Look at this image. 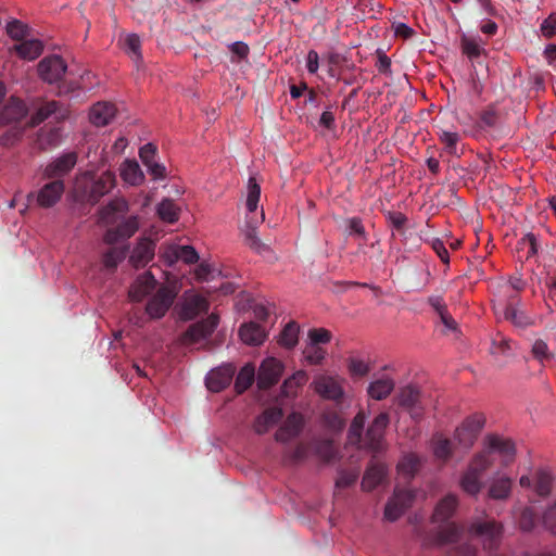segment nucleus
<instances>
[{
	"label": "nucleus",
	"instance_id": "obj_1",
	"mask_svg": "<svg viewBox=\"0 0 556 556\" xmlns=\"http://www.w3.org/2000/svg\"><path fill=\"white\" fill-rule=\"evenodd\" d=\"M514 455L515 447L510 441L490 437L465 472L462 479L463 489L469 494H477L481 489V472L486 469L497 472L498 469L513 462Z\"/></svg>",
	"mask_w": 556,
	"mask_h": 556
},
{
	"label": "nucleus",
	"instance_id": "obj_2",
	"mask_svg": "<svg viewBox=\"0 0 556 556\" xmlns=\"http://www.w3.org/2000/svg\"><path fill=\"white\" fill-rule=\"evenodd\" d=\"M114 185L115 176L112 172H103L98 177L86 172L76 177L72 197L75 201L93 203L100 197L109 192Z\"/></svg>",
	"mask_w": 556,
	"mask_h": 556
},
{
	"label": "nucleus",
	"instance_id": "obj_3",
	"mask_svg": "<svg viewBox=\"0 0 556 556\" xmlns=\"http://www.w3.org/2000/svg\"><path fill=\"white\" fill-rule=\"evenodd\" d=\"M177 292V287L167 279L166 286L161 287L149 300L146 307L148 316L152 319L162 318L172 306Z\"/></svg>",
	"mask_w": 556,
	"mask_h": 556
},
{
	"label": "nucleus",
	"instance_id": "obj_4",
	"mask_svg": "<svg viewBox=\"0 0 556 556\" xmlns=\"http://www.w3.org/2000/svg\"><path fill=\"white\" fill-rule=\"evenodd\" d=\"M160 257L168 265L182 262L187 265L199 261V254L191 245H181L178 243H165L160 249Z\"/></svg>",
	"mask_w": 556,
	"mask_h": 556
},
{
	"label": "nucleus",
	"instance_id": "obj_5",
	"mask_svg": "<svg viewBox=\"0 0 556 556\" xmlns=\"http://www.w3.org/2000/svg\"><path fill=\"white\" fill-rule=\"evenodd\" d=\"M285 370L281 361L275 357L264 359L258 369L257 382L261 388H267L276 383Z\"/></svg>",
	"mask_w": 556,
	"mask_h": 556
},
{
	"label": "nucleus",
	"instance_id": "obj_6",
	"mask_svg": "<svg viewBox=\"0 0 556 556\" xmlns=\"http://www.w3.org/2000/svg\"><path fill=\"white\" fill-rule=\"evenodd\" d=\"M208 304L205 298L190 291L182 299L179 307V316L182 319H192L207 311Z\"/></svg>",
	"mask_w": 556,
	"mask_h": 556
},
{
	"label": "nucleus",
	"instance_id": "obj_7",
	"mask_svg": "<svg viewBox=\"0 0 556 556\" xmlns=\"http://www.w3.org/2000/svg\"><path fill=\"white\" fill-rule=\"evenodd\" d=\"M312 387L317 394L329 400L341 399L344 394L340 381L329 376H317Z\"/></svg>",
	"mask_w": 556,
	"mask_h": 556
},
{
	"label": "nucleus",
	"instance_id": "obj_8",
	"mask_svg": "<svg viewBox=\"0 0 556 556\" xmlns=\"http://www.w3.org/2000/svg\"><path fill=\"white\" fill-rule=\"evenodd\" d=\"M414 494L410 491L397 490L388 502L384 516L389 520L397 519L402 513L412 504Z\"/></svg>",
	"mask_w": 556,
	"mask_h": 556
},
{
	"label": "nucleus",
	"instance_id": "obj_9",
	"mask_svg": "<svg viewBox=\"0 0 556 556\" xmlns=\"http://www.w3.org/2000/svg\"><path fill=\"white\" fill-rule=\"evenodd\" d=\"M65 71L66 65L59 56L46 58L38 65L40 77L48 83L59 80L64 75Z\"/></svg>",
	"mask_w": 556,
	"mask_h": 556
},
{
	"label": "nucleus",
	"instance_id": "obj_10",
	"mask_svg": "<svg viewBox=\"0 0 556 556\" xmlns=\"http://www.w3.org/2000/svg\"><path fill=\"white\" fill-rule=\"evenodd\" d=\"M217 324V316L211 314L204 321L190 327V329L186 332L184 337V342L188 344H193L202 341L214 331Z\"/></svg>",
	"mask_w": 556,
	"mask_h": 556
},
{
	"label": "nucleus",
	"instance_id": "obj_11",
	"mask_svg": "<svg viewBox=\"0 0 556 556\" xmlns=\"http://www.w3.org/2000/svg\"><path fill=\"white\" fill-rule=\"evenodd\" d=\"M43 51V45L39 39L29 37L21 42H15L11 49V53H15L20 59L33 61L37 59Z\"/></svg>",
	"mask_w": 556,
	"mask_h": 556
},
{
	"label": "nucleus",
	"instance_id": "obj_12",
	"mask_svg": "<svg viewBox=\"0 0 556 556\" xmlns=\"http://www.w3.org/2000/svg\"><path fill=\"white\" fill-rule=\"evenodd\" d=\"M116 114L114 104L109 102H98L89 110V122L97 127L108 125Z\"/></svg>",
	"mask_w": 556,
	"mask_h": 556
},
{
	"label": "nucleus",
	"instance_id": "obj_13",
	"mask_svg": "<svg viewBox=\"0 0 556 556\" xmlns=\"http://www.w3.org/2000/svg\"><path fill=\"white\" fill-rule=\"evenodd\" d=\"M394 386V380L390 376H378L369 382L367 387V394L370 399L380 401L391 394Z\"/></svg>",
	"mask_w": 556,
	"mask_h": 556
},
{
	"label": "nucleus",
	"instance_id": "obj_14",
	"mask_svg": "<svg viewBox=\"0 0 556 556\" xmlns=\"http://www.w3.org/2000/svg\"><path fill=\"white\" fill-rule=\"evenodd\" d=\"M64 192L62 181H51L45 185L37 194V203L41 207H50L54 205Z\"/></svg>",
	"mask_w": 556,
	"mask_h": 556
},
{
	"label": "nucleus",
	"instance_id": "obj_15",
	"mask_svg": "<svg viewBox=\"0 0 556 556\" xmlns=\"http://www.w3.org/2000/svg\"><path fill=\"white\" fill-rule=\"evenodd\" d=\"M27 113V106L17 98H10L0 114V123H20Z\"/></svg>",
	"mask_w": 556,
	"mask_h": 556
},
{
	"label": "nucleus",
	"instance_id": "obj_16",
	"mask_svg": "<svg viewBox=\"0 0 556 556\" xmlns=\"http://www.w3.org/2000/svg\"><path fill=\"white\" fill-rule=\"evenodd\" d=\"M233 376V368L231 366H223L216 368L206 377V386L213 392H219L224 388H226Z\"/></svg>",
	"mask_w": 556,
	"mask_h": 556
},
{
	"label": "nucleus",
	"instance_id": "obj_17",
	"mask_svg": "<svg viewBox=\"0 0 556 556\" xmlns=\"http://www.w3.org/2000/svg\"><path fill=\"white\" fill-rule=\"evenodd\" d=\"M155 279L150 273L139 275L129 289V298L132 301H141L155 288Z\"/></svg>",
	"mask_w": 556,
	"mask_h": 556
},
{
	"label": "nucleus",
	"instance_id": "obj_18",
	"mask_svg": "<svg viewBox=\"0 0 556 556\" xmlns=\"http://www.w3.org/2000/svg\"><path fill=\"white\" fill-rule=\"evenodd\" d=\"M123 181L129 186H140L144 181V174L134 160H125L119 166Z\"/></svg>",
	"mask_w": 556,
	"mask_h": 556
},
{
	"label": "nucleus",
	"instance_id": "obj_19",
	"mask_svg": "<svg viewBox=\"0 0 556 556\" xmlns=\"http://www.w3.org/2000/svg\"><path fill=\"white\" fill-rule=\"evenodd\" d=\"M240 339L249 345L262 344L266 339L265 330L254 323H248L241 326L239 330Z\"/></svg>",
	"mask_w": 556,
	"mask_h": 556
},
{
	"label": "nucleus",
	"instance_id": "obj_20",
	"mask_svg": "<svg viewBox=\"0 0 556 556\" xmlns=\"http://www.w3.org/2000/svg\"><path fill=\"white\" fill-rule=\"evenodd\" d=\"M154 256V244L148 239H142L134 249L130 260L136 266L148 264Z\"/></svg>",
	"mask_w": 556,
	"mask_h": 556
},
{
	"label": "nucleus",
	"instance_id": "obj_21",
	"mask_svg": "<svg viewBox=\"0 0 556 556\" xmlns=\"http://www.w3.org/2000/svg\"><path fill=\"white\" fill-rule=\"evenodd\" d=\"M303 418L301 415L292 413L288 416L283 426L277 433V440L288 441L292 437L296 435L302 427Z\"/></svg>",
	"mask_w": 556,
	"mask_h": 556
},
{
	"label": "nucleus",
	"instance_id": "obj_22",
	"mask_svg": "<svg viewBox=\"0 0 556 556\" xmlns=\"http://www.w3.org/2000/svg\"><path fill=\"white\" fill-rule=\"evenodd\" d=\"M139 223L137 217H129L118 224L116 233L109 231L106 239L108 241L113 242L118 239L129 238L137 231Z\"/></svg>",
	"mask_w": 556,
	"mask_h": 556
},
{
	"label": "nucleus",
	"instance_id": "obj_23",
	"mask_svg": "<svg viewBox=\"0 0 556 556\" xmlns=\"http://www.w3.org/2000/svg\"><path fill=\"white\" fill-rule=\"evenodd\" d=\"M481 428V421L478 418L468 419L460 428L456 430L458 442L465 446L472 443L475 433Z\"/></svg>",
	"mask_w": 556,
	"mask_h": 556
},
{
	"label": "nucleus",
	"instance_id": "obj_24",
	"mask_svg": "<svg viewBox=\"0 0 556 556\" xmlns=\"http://www.w3.org/2000/svg\"><path fill=\"white\" fill-rule=\"evenodd\" d=\"M299 334L300 327L294 321H289L281 330L278 343L285 349H292L298 344Z\"/></svg>",
	"mask_w": 556,
	"mask_h": 556
},
{
	"label": "nucleus",
	"instance_id": "obj_25",
	"mask_svg": "<svg viewBox=\"0 0 556 556\" xmlns=\"http://www.w3.org/2000/svg\"><path fill=\"white\" fill-rule=\"evenodd\" d=\"M348 369L353 377H363L370 370V362L368 358L353 355L348 358Z\"/></svg>",
	"mask_w": 556,
	"mask_h": 556
},
{
	"label": "nucleus",
	"instance_id": "obj_26",
	"mask_svg": "<svg viewBox=\"0 0 556 556\" xmlns=\"http://www.w3.org/2000/svg\"><path fill=\"white\" fill-rule=\"evenodd\" d=\"M388 422H389V418H388V415L387 414H379L372 421V424L370 425L368 431H367V439H368V444H374L376 441H378L384 429L387 428L388 426Z\"/></svg>",
	"mask_w": 556,
	"mask_h": 556
},
{
	"label": "nucleus",
	"instance_id": "obj_27",
	"mask_svg": "<svg viewBox=\"0 0 556 556\" xmlns=\"http://www.w3.org/2000/svg\"><path fill=\"white\" fill-rule=\"evenodd\" d=\"M119 43L122 45L123 49L126 53L129 54V56L134 61H139L140 59V40L137 35L135 34H125L119 37Z\"/></svg>",
	"mask_w": 556,
	"mask_h": 556
},
{
	"label": "nucleus",
	"instance_id": "obj_28",
	"mask_svg": "<svg viewBox=\"0 0 556 556\" xmlns=\"http://www.w3.org/2000/svg\"><path fill=\"white\" fill-rule=\"evenodd\" d=\"M511 482L505 476L494 478L490 485V495L493 498H504L510 492Z\"/></svg>",
	"mask_w": 556,
	"mask_h": 556
},
{
	"label": "nucleus",
	"instance_id": "obj_29",
	"mask_svg": "<svg viewBox=\"0 0 556 556\" xmlns=\"http://www.w3.org/2000/svg\"><path fill=\"white\" fill-rule=\"evenodd\" d=\"M307 381V374L304 370L295 371L283 382V393L287 396H292L296 393L298 389L305 384Z\"/></svg>",
	"mask_w": 556,
	"mask_h": 556
},
{
	"label": "nucleus",
	"instance_id": "obj_30",
	"mask_svg": "<svg viewBox=\"0 0 556 556\" xmlns=\"http://www.w3.org/2000/svg\"><path fill=\"white\" fill-rule=\"evenodd\" d=\"M384 477V468L381 466L370 467L362 481V486L364 490L370 491L376 485H378Z\"/></svg>",
	"mask_w": 556,
	"mask_h": 556
},
{
	"label": "nucleus",
	"instance_id": "obj_31",
	"mask_svg": "<svg viewBox=\"0 0 556 556\" xmlns=\"http://www.w3.org/2000/svg\"><path fill=\"white\" fill-rule=\"evenodd\" d=\"M157 215L166 223H175L179 217V208L173 201L164 200L157 206Z\"/></svg>",
	"mask_w": 556,
	"mask_h": 556
},
{
	"label": "nucleus",
	"instance_id": "obj_32",
	"mask_svg": "<svg viewBox=\"0 0 556 556\" xmlns=\"http://www.w3.org/2000/svg\"><path fill=\"white\" fill-rule=\"evenodd\" d=\"M303 356L307 363L317 365L324 361L326 351L321 345H317L307 341L303 350Z\"/></svg>",
	"mask_w": 556,
	"mask_h": 556
},
{
	"label": "nucleus",
	"instance_id": "obj_33",
	"mask_svg": "<svg viewBox=\"0 0 556 556\" xmlns=\"http://www.w3.org/2000/svg\"><path fill=\"white\" fill-rule=\"evenodd\" d=\"M281 415L282 413L280 408H273L265 412L256 421V431L265 432L270 426L280 419Z\"/></svg>",
	"mask_w": 556,
	"mask_h": 556
},
{
	"label": "nucleus",
	"instance_id": "obj_34",
	"mask_svg": "<svg viewBox=\"0 0 556 556\" xmlns=\"http://www.w3.org/2000/svg\"><path fill=\"white\" fill-rule=\"evenodd\" d=\"M126 211L127 203L124 200H117L101 213V218L108 224L115 223L118 220L119 214Z\"/></svg>",
	"mask_w": 556,
	"mask_h": 556
},
{
	"label": "nucleus",
	"instance_id": "obj_35",
	"mask_svg": "<svg viewBox=\"0 0 556 556\" xmlns=\"http://www.w3.org/2000/svg\"><path fill=\"white\" fill-rule=\"evenodd\" d=\"M255 376V369L254 366L247 364L242 369L240 370L237 380H236V388L239 392H242L247 390L251 383L254 380Z\"/></svg>",
	"mask_w": 556,
	"mask_h": 556
},
{
	"label": "nucleus",
	"instance_id": "obj_36",
	"mask_svg": "<svg viewBox=\"0 0 556 556\" xmlns=\"http://www.w3.org/2000/svg\"><path fill=\"white\" fill-rule=\"evenodd\" d=\"M261 195V188L255 179H250L248 184V193L245 200L247 210L252 213L257 208Z\"/></svg>",
	"mask_w": 556,
	"mask_h": 556
},
{
	"label": "nucleus",
	"instance_id": "obj_37",
	"mask_svg": "<svg viewBox=\"0 0 556 556\" xmlns=\"http://www.w3.org/2000/svg\"><path fill=\"white\" fill-rule=\"evenodd\" d=\"M7 33L10 38L15 40V42H21L22 40L29 38L27 27L18 21L8 23Z\"/></svg>",
	"mask_w": 556,
	"mask_h": 556
},
{
	"label": "nucleus",
	"instance_id": "obj_38",
	"mask_svg": "<svg viewBox=\"0 0 556 556\" xmlns=\"http://www.w3.org/2000/svg\"><path fill=\"white\" fill-rule=\"evenodd\" d=\"M456 497L453 495L445 496L435 508V517L439 520L445 519L456 507Z\"/></svg>",
	"mask_w": 556,
	"mask_h": 556
},
{
	"label": "nucleus",
	"instance_id": "obj_39",
	"mask_svg": "<svg viewBox=\"0 0 556 556\" xmlns=\"http://www.w3.org/2000/svg\"><path fill=\"white\" fill-rule=\"evenodd\" d=\"M219 274L214 264L203 260L194 269V276L199 280H208Z\"/></svg>",
	"mask_w": 556,
	"mask_h": 556
},
{
	"label": "nucleus",
	"instance_id": "obj_40",
	"mask_svg": "<svg viewBox=\"0 0 556 556\" xmlns=\"http://www.w3.org/2000/svg\"><path fill=\"white\" fill-rule=\"evenodd\" d=\"M76 161H77V159L74 153L65 154L54 162L53 172L55 174L67 173L70 169H72L75 166Z\"/></svg>",
	"mask_w": 556,
	"mask_h": 556
},
{
	"label": "nucleus",
	"instance_id": "obj_41",
	"mask_svg": "<svg viewBox=\"0 0 556 556\" xmlns=\"http://www.w3.org/2000/svg\"><path fill=\"white\" fill-rule=\"evenodd\" d=\"M400 402L406 407H414L417 403L420 402V393L417 389L407 387L402 390Z\"/></svg>",
	"mask_w": 556,
	"mask_h": 556
},
{
	"label": "nucleus",
	"instance_id": "obj_42",
	"mask_svg": "<svg viewBox=\"0 0 556 556\" xmlns=\"http://www.w3.org/2000/svg\"><path fill=\"white\" fill-rule=\"evenodd\" d=\"M55 103L49 102L45 104L42 108L38 109L37 112L30 117L29 122L25 125L35 126L46 119L49 115L55 112Z\"/></svg>",
	"mask_w": 556,
	"mask_h": 556
},
{
	"label": "nucleus",
	"instance_id": "obj_43",
	"mask_svg": "<svg viewBox=\"0 0 556 556\" xmlns=\"http://www.w3.org/2000/svg\"><path fill=\"white\" fill-rule=\"evenodd\" d=\"M433 453L439 459H446L451 454V444L443 437H437L433 440Z\"/></svg>",
	"mask_w": 556,
	"mask_h": 556
},
{
	"label": "nucleus",
	"instance_id": "obj_44",
	"mask_svg": "<svg viewBox=\"0 0 556 556\" xmlns=\"http://www.w3.org/2000/svg\"><path fill=\"white\" fill-rule=\"evenodd\" d=\"M331 339V333L323 328L312 329L307 333V341L317 345H325Z\"/></svg>",
	"mask_w": 556,
	"mask_h": 556
},
{
	"label": "nucleus",
	"instance_id": "obj_45",
	"mask_svg": "<svg viewBox=\"0 0 556 556\" xmlns=\"http://www.w3.org/2000/svg\"><path fill=\"white\" fill-rule=\"evenodd\" d=\"M365 415L363 412H359L352 421L350 428V440L353 443H357L361 440L362 429L365 421Z\"/></svg>",
	"mask_w": 556,
	"mask_h": 556
},
{
	"label": "nucleus",
	"instance_id": "obj_46",
	"mask_svg": "<svg viewBox=\"0 0 556 556\" xmlns=\"http://www.w3.org/2000/svg\"><path fill=\"white\" fill-rule=\"evenodd\" d=\"M533 478L535 479V490L539 494H545L549 491L552 479L548 472L536 471Z\"/></svg>",
	"mask_w": 556,
	"mask_h": 556
},
{
	"label": "nucleus",
	"instance_id": "obj_47",
	"mask_svg": "<svg viewBox=\"0 0 556 556\" xmlns=\"http://www.w3.org/2000/svg\"><path fill=\"white\" fill-rule=\"evenodd\" d=\"M505 316L519 326H523L529 323L528 318L523 314V311L517 306L507 307Z\"/></svg>",
	"mask_w": 556,
	"mask_h": 556
},
{
	"label": "nucleus",
	"instance_id": "obj_48",
	"mask_svg": "<svg viewBox=\"0 0 556 556\" xmlns=\"http://www.w3.org/2000/svg\"><path fill=\"white\" fill-rule=\"evenodd\" d=\"M463 49L464 52L472 58L478 56L482 52V47L476 40L465 37L463 39Z\"/></svg>",
	"mask_w": 556,
	"mask_h": 556
},
{
	"label": "nucleus",
	"instance_id": "obj_49",
	"mask_svg": "<svg viewBox=\"0 0 556 556\" xmlns=\"http://www.w3.org/2000/svg\"><path fill=\"white\" fill-rule=\"evenodd\" d=\"M155 153H156V149L151 143L144 144L140 149L139 156L144 166H147L151 162L155 161Z\"/></svg>",
	"mask_w": 556,
	"mask_h": 556
},
{
	"label": "nucleus",
	"instance_id": "obj_50",
	"mask_svg": "<svg viewBox=\"0 0 556 556\" xmlns=\"http://www.w3.org/2000/svg\"><path fill=\"white\" fill-rule=\"evenodd\" d=\"M520 248L527 251V257H530L536 253V242L532 235H527L520 242Z\"/></svg>",
	"mask_w": 556,
	"mask_h": 556
},
{
	"label": "nucleus",
	"instance_id": "obj_51",
	"mask_svg": "<svg viewBox=\"0 0 556 556\" xmlns=\"http://www.w3.org/2000/svg\"><path fill=\"white\" fill-rule=\"evenodd\" d=\"M392 28H393L394 35L396 37H401L404 39L412 37L414 34L413 28H410L409 26H407L406 24L401 23V22H394L392 24Z\"/></svg>",
	"mask_w": 556,
	"mask_h": 556
},
{
	"label": "nucleus",
	"instance_id": "obj_52",
	"mask_svg": "<svg viewBox=\"0 0 556 556\" xmlns=\"http://www.w3.org/2000/svg\"><path fill=\"white\" fill-rule=\"evenodd\" d=\"M417 467V458L413 455L406 456L399 464V469L406 475H410Z\"/></svg>",
	"mask_w": 556,
	"mask_h": 556
},
{
	"label": "nucleus",
	"instance_id": "obj_53",
	"mask_svg": "<svg viewBox=\"0 0 556 556\" xmlns=\"http://www.w3.org/2000/svg\"><path fill=\"white\" fill-rule=\"evenodd\" d=\"M146 167L154 179H162L165 177V167L156 160L148 164Z\"/></svg>",
	"mask_w": 556,
	"mask_h": 556
},
{
	"label": "nucleus",
	"instance_id": "obj_54",
	"mask_svg": "<svg viewBox=\"0 0 556 556\" xmlns=\"http://www.w3.org/2000/svg\"><path fill=\"white\" fill-rule=\"evenodd\" d=\"M541 30L546 37L553 36L556 31V15L548 16V18L543 22Z\"/></svg>",
	"mask_w": 556,
	"mask_h": 556
},
{
	"label": "nucleus",
	"instance_id": "obj_55",
	"mask_svg": "<svg viewBox=\"0 0 556 556\" xmlns=\"http://www.w3.org/2000/svg\"><path fill=\"white\" fill-rule=\"evenodd\" d=\"M533 354L539 359H545L548 357L547 345L544 341L538 340L534 342L532 348Z\"/></svg>",
	"mask_w": 556,
	"mask_h": 556
},
{
	"label": "nucleus",
	"instance_id": "obj_56",
	"mask_svg": "<svg viewBox=\"0 0 556 556\" xmlns=\"http://www.w3.org/2000/svg\"><path fill=\"white\" fill-rule=\"evenodd\" d=\"M357 475L354 472H344L341 473L337 479V485L340 488L349 486L350 484L356 481Z\"/></svg>",
	"mask_w": 556,
	"mask_h": 556
},
{
	"label": "nucleus",
	"instance_id": "obj_57",
	"mask_svg": "<svg viewBox=\"0 0 556 556\" xmlns=\"http://www.w3.org/2000/svg\"><path fill=\"white\" fill-rule=\"evenodd\" d=\"M22 129H24L23 126H18L16 128L12 129L9 134H7L5 136H3L1 138V143L3 146L12 144L14 142V140H16L17 137L20 136Z\"/></svg>",
	"mask_w": 556,
	"mask_h": 556
},
{
	"label": "nucleus",
	"instance_id": "obj_58",
	"mask_svg": "<svg viewBox=\"0 0 556 556\" xmlns=\"http://www.w3.org/2000/svg\"><path fill=\"white\" fill-rule=\"evenodd\" d=\"M441 140L446 144L448 149H452L458 140V135L452 131H443L441 134Z\"/></svg>",
	"mask_w": 556,
	"mask_h": 556
},
{
	"label": "nucleus",
	"instance_id": "obj_59",
	"mask_svg": "<svg viewBox=\"0 0 556 556\" xmlns=\"http://www.w3.org/2000/svg\"><path fill=\"white\" fill-rule=\"evenodd\" d=\"M432 248L433 250L437 252V254L439 255V257L444 262V263H447L448 262V254H447V251L445 249V247L443 245V243L439 240H435L432 242Z\"/></svg>",
	"mask_w": 556,
	"mask_h": 556
},
{
	"label": "nucleus",
	"instance_id": "obj_60",
	"mask_svg": "<svg viewBox=\"0 0 556 556\" xmlns=\"http://www.w3.org/2000/svg\"><path fill=\"white\" fill-rule=\"evenodd\" d=\"M307 68L311 73L318 70V54L315 51H309L307 54Z\"/></svg>",
	"mask_w": 556,
	"mask_h": 556
},
{
	"label": "nucleus",
	"instance_id": "obj_61",
	"mask_svg": "<svg viewBox=\"0 0 556 556\" xmlns=\"http://www.w3.org/2000/svg\"><path fill=\"white\" fill-rule=\"evenodd\" d=\"M231 51L238 55V58L242 59L247 56L249 52V48L245 43L242 42H236L231 46Z\"/></svg>",
	"mask_w": 556,
	"mask_h": 556
},
{
	"label": "nucleus",
	"instance_id": "obj_62",
	"mask_svg": "<svg viewBox=\"0 0 556 556\" xmlns=\"http://www.w3.org/2000/svg\"><path fill=\"white\" fill-rule=\"evenodd\" d=\"M545 522L553 529L556 528V504L546 513Z\"/></svg>",
	"mask_w": 556,
	"mask_h": 556
},
{
	"label": "nucleus",
	"instance_id": "obj_63",
	"mask_svg": "<svg viewBox=\"0 0 556 556\" xmlns=\"http://www.w3.org/2000/svg\"><path fill=\"white\" fill-rule=\"evenodd\" d=\"M334 121V117L331 112L326 111L321 114L319 124L323 125L326 128H329Z\"/></svg>",
	"mask_w": 556,
	"mask_h": 556
},
{
	"label": "nucleus",
	"instance_id": "obj_64",
	"mask_svg": "<svg viewBox=\"0 0 556 556\" xmlns=\"http://www.w3.org/2000/svg\"><path fill=\"white\" fill-rule=\"evenodd\" d=\"M127 144H128L127 139L124 137H119L115 140V142L113 144V150L115 153L119 154V153L124 152Z\"/></svg>",
	"mask_w": 556,
	"mask_h": 556
}]
</instances>
